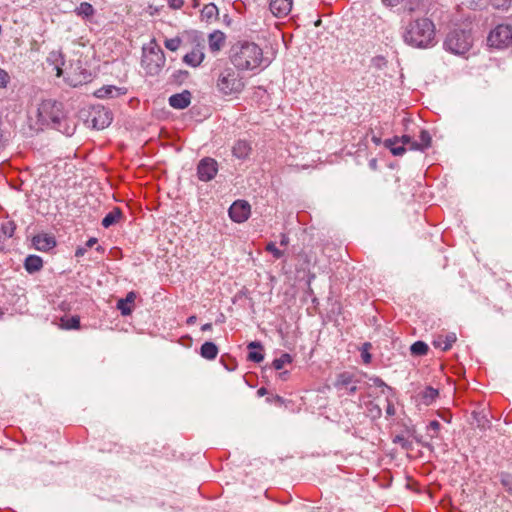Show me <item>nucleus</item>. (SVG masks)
<instances>
[{
	"label": "nucleus",
	"instance_id": "nucleus-9",
	"mask_svg": "<svg viewBox=\"0 0 512 512\" xmlns=\"http://www.w3.org/2000/svg\"><path fill=\"white\" fill-rule=\"evenodd\" d=\"M413 143H415V140L409 135H403L401 137L386 139L384 146L388 148L394 156H401L405 153L406 146H408L409 150H414Z\"/></svg>",
	"mask_w": 512,
	"mask_h": 512
},
{
	"label": "nucleus",
	"instance_id": "nucleus-30",
	"mask_svg": "<svg viewBox=\"0 0 512 512\" xmlns=\"http://www.w3.org/2000/svg\"><path fill=\"white\" fill-rule=\"evenodd\" d=\"M429 347L423 341H416L410 347V352L414 356H424L428 353Z\"/></svg>",
	"mask_w": 512,
	"mask_h": 512
},
{
	"label": "nucleus",
	"instance_id": "nucleus-24",
	"mask_svg": "<svg viewBox=\"0 0 512 512\" xmlns=\"http://www.w3.org/2000/svg\"><path fill=\"white\" fill-rule=\"evenodd\" d=\"M218 347L215 343L207 341L200 348V355L207 360H214L218 355Z\"/></svg>",
	"mask_w": 512,
	"mask_h": 512
},
{
	"label": "nucleus",
	"instance_id": "nucleus-34",
	"mask_svg": "<svg viewBox=\"0 0 512 512\" xmlns=\"http://www.w3.org/2000/svg\"><path fill=\"white\" fill-rule=\"evenodd\" d=\"M16 230V224L12 220H7L1 224V232L4 238H11Z\"/></svg>",
	"mask_w": 512,
	"mask_h": 512
},
{
	"label": "nucleus",
	"instance_id": "nucleus-45",
	"mask_svg": "<svg viewBox=\"0 0 512 512\" xmlns=\"http://www.w3.org/2000/svg\"><path fill=\"white\" fill-rule=\"evenodd\" d=\"M370 381L376 387L386 388L387 390L392 391V388L390 386H388L380 377L373 376L370 378Z\"/></svg>",
	"mask_w": 512,
	"mask_h": 512
},
{
	"label": "nucleus",
	"instance_id": "nucleus-56",
	"mask_svg": "<svg viewBox=\"0 0 512 512\" xmlns=\"http://www.w3.org/2000/svg\"><path fill=\"white\" fill-rule=\"evenodd\" d=\"M100 250H102V251H103V248H102L101 246H98V247H97V251H100Z\"/></svg>",
	"mask_w": 512,
	"mask_h": 512
},
{
	"label": "nucleus",
	"instance_id": "nucleus-42",
	"mask_svg": "<svg viewBox=\"0 0 512 512\" xmlns=\"http://www.w3.org/2000/svg\"><path fill=\"white\" fill-rule=\"evenodd\" d=\"M440 427H441V425L437 420H433L429 423V426L427 428H428V430L433 431V433L430 435V438L438 437Z\"/></svg>",
	"mask_w": 512,
	"mask_h": 512
},
{
	"label": "nucleus",
	"instance_id": "nucleus-21",
	"mask_svg": "<svg viewBox=\"0 0 512 512\" xmlns=\"http://www.w3.org/2000/svg\"><path fill=\"white\" fill-rule=\"evenodd\" d=\"M208 43L212 52H218L225 44V34L219 30L214 31L209 35Z\"/></svg>",
	"mask_w": 512,
	"mask_h": 512
},
{
	"label": "nucleus",
	"instance_id": "nucleus-39",
	"mask_svg": "<svg viewBox=\"0 0 512 512\" xmlns=\"http://www.w3.org/2000/svg\"><path fill=\"white\" fill-rule=\"evenodd\" d=\"M182 40L179 37L166 39L164 42L165 47L170 51H176L180 48Z\"/></svg>",
	"mask_w": 512,
	"mask_h": 512
},
{
	"label": "nucleus",
	"instance_id": "nucleus-32",
	"mask_svg": "<svg viewBox=\"0 0 512 512\" xmlns=\"http://www.w3.org/2000/svg\"><path fill=\"white\" fill-rule=\"evenodd\" d=\"M498 478L505 491L512 496V474L508 472H501L499 473Z\"/></svg>",
	"mask_w": 512,
	"mask_h": 512
},
{
	"label": "nucleus",
	"instance_id": "nucleus-14",
	"mask_svg": "<svg viewBox=\"0 0 512 512\" xmlns=\"http://www.w3.org/2000/svg\"><path fill=\"white\" fill-rule=\"evenodd\" d=\"M169 105L174 109H185L191 103V93L184 90L181 93L173 94L168 99Z\"/></svg>",
	"mask_w": 512,
	"mask_h": 512
},
{
	"label": "nucleus",
	"instance_id": "nucleus-18",
	"mask_svg": "<svg viewBox=\"0 0 512 512\" xmlns=\"http://www.w3.org/2000/svg\"><path fill=\"white\" fill-rule=\"evenodd\" d=\"M124 93L125 92L122 91L121 88L116 87L114 85H108V86H103V87L97 89L94 92V95L100 99H110V98L118 97L119 95H122Z\"/></svg>",
	"mask_w": 512,
	"mask_h": 512
},
{
	"label": "nucleus",
	"instance_id": "nucleus-51",
	"mask_svg": "<svg viewBox=\"0 0 512 512\" xmlns=\"http://www.w3.org/2000/svg\"><path fill=\"white\" fill-rule=\"evenodd\" d=\"M211 329H212V324L211 323H206V324L202 325V327H201L202 331H209Z\"/></svg>",
	"mask_w": 512,
	"mask_h": 512
},
{
	"label": "nucleus",
	"instance_id": "nucleus-4",
	"mask_svg": "<svg viewBox=\"0 0 512 512\" xmlns=\"http://www.w3.org/2000/svg\"><path fill=\"white\" fill-rule=\"evenodd\" d=\"M163 50L153 39L147 47L143 48L141 64L149 75H157L165 65Z\"/></svg>",
	"mask_w": 512,
	"mask_h": 512
},
{
	"label": "nucleus",
	"instance_id": "nucleus-41",
	"mask_svg": "<svg viewBox=\"0 0 512 512\" xmlns=\"http://www.w3.org/2000/svg\"><path fill=\"white\" fill-rule=\"evenodd\" d=\"M266 250L270 252L275 259H280L284 255V252L278 249L274 242H269L266 245Z\"/></svg>",
	"mask_w": 512,
	"mask_h": 512
},
{
	"label": "nucleus",
	"instance_id": "nucleus-11",
	"mask_svg": "<svg viewBox=\"0 0 512 512\" xmlns=\"http://www.w3.org/2000/svg\"><path fill=\"white\" fill-rule=\"evenodd\" d=\"M251 213V206L245 200L235 201L229 208L230 218L237 223L246 221Z\"/></svg>",
	"mask_w": 512,
	"mask_h": 512
},
{
	"label": "nucleus",
	"instance_id": "nucleus-17",
	"mask_svg": "<svg viewBox=\"0 0 512 512\" xmlns=\"http://www.w3.org/2000/svg\"><path fill=\"white\" fill-rule=\"evenodd\" d=\"M456 340V334L451 332L447 333L446 335L437 336L432 344L435 348H440L442 351H447L452 347Z\"/></svg>",
	"mask_w": 512,
	"mask_h": 512
},
{
	"label": "nucleus",
	"instance_id": "nucleus-28",
	"mask_svg": "<svg viewBox=\"0 0 512 512\" xmlns=\"http://www.w3.org/2000/svg\"><path fill=\"white\" fill-rule=\"evenodd\" d=\"M122 217V211L118 207H114L102 220V226L105 228H109L110 226L116 224L119 219Z\"/></svg>",
	"mask_w": 512,
	"mask_h": 512
},
{
	"label": "nucleus",
	"instance_id": "nucleus-47",
	"mask_svg": "<svg viewBox=\"0 0 512 512\" xmlns=\"http://www.w3.org/2000/svg\"><path fill=\"white\" fill-rule=\"evenodd\" d=\"M395 412H396V410H395V407H394L393 403L388 400L387 401V407H386V414L388 416H393V415H395Z\"/></svg>",
	"mask_w": 512,
	"mask_h": 512
},
{
	"label": "nucleus",
	"instance_id": "nucleus-31",
	"mask_svg": "<svg viewBox=\"0 0 512 512\" xmlns=\"http://www.w3.org/2000/svg\"><path fill=\"white\" fill-rule=\"evenodd\" d=\"M367 416L375 420L381 417L382 410L380 406L373 401H368L366 404Z\"/></svg>",
	"mask_w": 512,
	"mask_h": 512
},
{
	"label": "nucleus",
	"instance_id": "nucleus-16",
	"mask_svg": "<svg viewBox=\"0 0 512 512\" xmlns=\"http://www.w3.org/2000/svg\"><path fill=\"white\" fill-rule=\"evenodd\" d=\"M32 243L34 247L39 251H48L56 245L55 238L48 234H38L34 236Z\"/></svg>",
	"mask_w": 512,
	"mask_h": 512
},
{
	"label": "nucleus",
	"instance_id": "nucleus-10",
	"mask_svg": "<svg viewBox=\"0 0 512 512\" xmlns=\"http://www.w3.org/2000/svg\"><path fill=\"white\" fill-rule=\"evenodd\" d=\"M218 172V163L215 159L205 157L197 165V175L200 181H211Z\"/></svg>",
	"mask_w": 512,
	"mask_h": 512
},
{
	"label": "nucleus",
	"instance_id": "nucleus-54",
	"mask_svg": "<svg viewBox=\"0 0 512 512\" xmlns=\"http://www.w3.org/2000/svg\"><path fill=\"white\" fill-rule=\"evenodd\" d=\"M372 140H373V142H374V143H376V144H378V143H379V141H380V140H379L378 138H376V137H373V138H372Z\"/></svg>",
	"mask_w": 512,
	"mask_h": 512
},
{
	"label": "nucleus",
	"instance_id": "nucleus-12",
	"mask_svg": "<svg viewBox=\"0 0 512 512\" xmlns=\"http://www.w3.org/2000/svg\"><path fill=\"white\" fill-rule=\"evenodd\" d=\"M91 117L93 127L98 130L108 127L112 122L111 112L104 107H94Z\"/></svg>",
	"mask_w": 512,
	"mask_h": 512
},
{
	"label": "nucleus",
	"instance_id": "nucleus-37",
	"mask_svg": "<svg viewBox=\"0 0 512 512\" xmlns=\"http://www.w3.org/2000/svg\"><path fill=\"white\" fill-rule=\"evenodd\" d=\"M96 243H97V238L91 237L90 239L87 240V242L85 243L84 246L77 247V249L75 251V256L78 258L84 256L85 253L87 252V250L89 248L93 247Z\"/></svg>",
	"mask_w": 512,
	"mask_h": 512
},
{
	"label": "nucleus",
	"instance_id": "nucleus-53",
	"mask_svg": "<svg viewBox=\"0 0 512 512\" xmlns=\"http://www.w3.org/2000/svg\"><path fill=\"white\" fill-rule=\"evenodd\" d=\"M4 248V238L0 235V250Z\"/></svg>",
	"mask_w": 512,
	"mask_h": 512
},
{
	"label": "nucleus",
	"instance_id": "nucleus-44",
	"mask_svg": "<svg viewBox=\"0 0 512 512\" xmlns=\"http://www.w3.org/2000/svg\"><path fill=\"white\" fill-rule=\"evenodd\" d=\"M9 82V74L4 69L0 68V89L6 88Z\"/></svg>",
	"mask_w": 512,
	"mask_h": 512
},
{
	"label": "nucleus",
	"instance_id": "nucleus-7",
	"mask_svg": "<svg viewBox=\"0 0 512 512\" xmlns=\"http://www.w3.org/2000/svg\"><path fill=\"white\" fill-rule=\"evenodd\" d=\"M488 44L497 49L507 48L512 45V26L499 24L492 29L487 38Z\"/></svg>",
	"mask_w": 512,
	"mask_h": 512
},
{
	"label": "nucleus",
	"instance_id": "nucleus-20",
	"mask_svg": "<svg viewBox=\"0 0 512 512\" xmlns=\"http://www.w3.org/2000/svg\"><path fill=\"white\" fill-rule=\"evenodd\" d=\"M251 152L250 144L245 140H238L232 147V154L238 159H246Z\"/></svg>",
	"mask_w": 512,
	"mask_h": 512
},
{
	"label": "nucleus",
	"instance_id": "nucleus-49",
	"mask_svg": "<svg viewBox=\"0 0 512 512\" xmlns=\"http://www.w3.org/2000/svg\"><path fill=\"white\" fill-rule=\"evenodd\" d=\"M267 401L268 402L276 401V402L281 403V404L284 402L283 398L280 397L279 395H275L272 398H267Z\"/></svg>",
	"mask_w": 512,
	"mask_h": 512
},
{
	"label": "nucleus",
	"instance_id": "nucleus-33",
	"mask_svg": "<svg viewBox=\"0 0 512 512\" xmlns=\"http://www.w3.org/2000/svg\"><path fill=\"white\" fill-rule=\"evenodd\" d=\"M61 326L64 329L71 330V329H79L80 328V318L78 316H72L69 318H62L61 319Z\"/></svg>",
	"mask_w": 512,
	"mask_h": 512
},
{
	"label": "nucleus",
	"instance_id": "nucleus-2",
	"mask_svg": "<svg viewBox=\"0 0 512 512\" xmlns=\"http://www.w3.org/2000/svg\"><path fill=\"white\" fill-rule=\"evenodd\" d=\"M230 60L238 70H254L263 63V50L254 42H238L230 51Z\"/></svg>",
	"mask_w": 512,
	"mask_h": 512
},
{
	"label": "nucleus",
	"instance_id": "nucleus-48",
	"mask_svg": "<svg viewBox=\"0 0 512 512\" xmlns=\"http://www.w3.org/2000/svg\"><path fill=\"white\" fill-rule=\"evenodd\" d=\"M289 244V237L286 234L280 235V245L287 246Z\"/></svg>",
	"mask_w": 512,
	"mask_h": 512
},
{
	"label": "nucleus",
	"instance_id": "nucleus-8",
	"mask_svg": "<svg viewBox=\"0 0 512 512\" xmlns=\"http://www.w3.org/2000/svg\"><path fill=\"white\" fill-rule=\"evenodd\" d=\"M360 380L356 377L355 374L345 371L339 373L336 376L334 387L338 391H345L349 395H353L358 390V383Z\"/></svg>",
	"mask_w": 512,
	"mask_h": 512
},
{
	"label": "nucleus",
	"instance_id": "nucleus-50",
	"mask_svg": "<svg viewBox=\"0 0 512 512\" xmlns=\"http://www.w3.org/2000/svg\"><path fill=\"white\" fill-rule=\"evenodd\" d=\"M196 320H197V317L195 315H192V316L188 317L187 324L192 325L196 322Z\"/></svg>",
	"mask_w": 512,
	"mask_h": 512
},
{
	"label": "nucleus",
	"instance_id": "nucleus-15",
	"mask_svg": "<svg viewBox=\"0 0 512 512\" xmlns=\"http://www.w3.org/2000/svg\"><path fill=\"white\" fill-rule=\"evenodd\" d=\"M293 0H271L270 11L277 17H284L292 9Z\"/></svg>",
	"mask_w": 512,
	"mask_h": 512
},
{
	"label": "nucleus",
	"instance_id": "nucleus-36",
	"mask_svg": "<svg viewBox=\"0 0 512 512\" xmlns=\"http://www.w3.org/2000/svg\"><path fill=\"white\" fill-rule=\"evenodd\" d=\"M201 14L206 19H212L217 16L218 8L213 3L207 4L203 7Z\"/></svg>",
	"mask_w": 512,
	"mask_h": 512
},
{
	"label": "nucleus",
	"instance_id": "nucleus-55",
	"mask_svg": "<svg viewBox=\"0 0 512 512\" xmlns=\"http://www.w3.org/2000/svg\"><path fill=\"white\" fill-rule=\"evenodd\" d=\"M375 163H376V160H372V161H371V165H372V166H375Z\"/></svg>",
	"mask_w": 512,
	"mask_h": 512
},
{
	"label": "nucleus",
	"instance_id": "nucleus-43",
	"mask_svg": "<svg viewBox=\"0 0 512 512\" xmlns=\"http://www.w3.org/2000/svg\"><path fill=\"white\" fill-rule=\"evenodd\" d=\"M394 443L400 444L403 449H410L411 443L403 436V435H397L395 436Z\"/></svg>",
	"mask_w": 512,
	"mask_h": 512
},
{
	"label": "nucleus",
	"instance_id": "nucleus-5",
	"mask_svg": "<svg viewBox=\"0 0 512 512\" xmlns=\"http://www.w3.org/2000/svg\"><path fill=\"white\" fill-rule=\"evenodd\" d=\"M244 86L242 77L233 68L221 71L216 81L217 90L226 96L241 93Z\"/></svg>",
	"mask_w": 512,
	"mask_h": 512
},
{
	"label": "nucleus",
	"instance_id": "nucleus-6",
	"mask_svg": "<svg viewBox=\"0 0 512 512\" xmlns=\"http://www.w3.org/2000/svg\"><path fill=\"white\" fill-rule=\"evenodd\" d=\"M444 47L454 54H464L471 47L470 35L464 30H453L447 35Z\"/></svg>",
	"mask_w": 512,
	"mask_h": 512
},
{
	"label": "nucleus",
	"instance_id": "nucleus-1",
	"mask_svg": "<svg viewBox=\"0 0 512 512\" xmlns=\"http://www.w3.org/2000/svg\"><path fill=\"white\" fill-rule=\"evenodd\" d=\"M37 119L41 125L49 126L67 136L75 132V124L67 118L63 104L56 100H43L37 109Z\"/></svg>",
	"mask_w": 512,
	"mask_h": 512
},
{
	"label": "nucleus",
	"instance_id": "nucleus-19",
	"mask_svg": "<svg viewBox=\"0 0 512 512\" xmlns=\"http://www.w3.org/2000/svg\"><path fill=\"white\" fill-rule=\"evenodd\" d=\"M136 299V293L131 291L125 298L119 299L117 302V308L120 310L123 316H128L132 313V304Z\"/></svg>",
	"mask_w": 512,
	"mask_h": 512
},
{
	"label": "nucleus",
	"instance_id": "nucleus-38",
	"mask_svg": "<svg viewBox=\"0 0 512 512\" xmlns=\"http://www.w3.org/2000/svg\"><path fill=\"white\" fill-rule=\"evenodd\" d=\"M387 60L382 55H377L371 59V67L375 68L376 70H382L386 67Z\"/></svg>",
	"mask_w": 512,
	"mask_h": 512
},
{
	"label": "nucleus",
	"instance_id": "nucleus-13",
	"mask_svg": "<svg viewBox=\"0 0 512 512\" xmlns=\"http://www.w3.org/2000/svg\"><path fill=\"white\" fill-rule=\"evenodd\" d=\"M204 42H197L190 52L185 54L183 62L191 67H198L204 60Z\"/></svg>",
	"mask_w": 512,
	"mask_h": 512
},
{
	"label": "nucleus",
	"instance_id": "nucleus-29",
	"mask_svg": "<svg viewBox=\"0 0 512 512\" xmlns=\"http://www.w3.org/2000/svg\"><path fill=\"white\" fill-rule=\"evenodd\" d=\"M472 416L477 427L480 428L481 430H486L491 427V422L488 418V415L484 411L473 412Z\"/></svg>",
	"mask_w": 512,
	"mask_h": 512
},
{
	"label": "nucleus",
	"instance_id": "nucleus-52",
	"mask_svg": "<svg viewBox=\"0 0 512 512\" xmlns=\"http://www.w3.org/2000/svg\"><path fill=\"white\" fill-rule=\"evenodd\" d=\"M266 393H267V390H266V388H265V387H261V388H259V389L257 390V394H258L259 396H264Z\"/></svg>",
	"mask_w": 512,
	"mask_h": 512
},
{
	"label": "nucleus",
	"instance_id": "nucleus-25",
	"mask_svg": "<svg viewBox=\"0 0 512 512\" xmlns=\"http://www.w3.org/2000/svg\"><path fill=\"white\" fill-rule=\"evenodd\" d=\"M75 14L83 19H91L96 11L94 7L88 2H82L74 10Z\"/></svg>",
	"mask_w": 512,
	"mask_h": 512
},
{
	"label": "nucleus",
	"instance_id": "nucleus-22",
	"mask_svg": "<svg viewBox=\"0 0 512 512\" xmlns=\"http://www.w3.org/2000/svg\"><path fill=\"white\" fill-rule=\"evenodd\" d=\"M248 349L250 350L248 353V360L260 363L264 359V354L261 352L263 346L260 342L253 341L248 344Z\"/></svg>",
	"mask_w": 512,
	"mask_h": 512
},
{
	"label": "nucleus",
	"instance_id": "nucleus-3",
	"mask_svg": "<svg viewBox=\"0 0 512 512\" xmlns=\"http://www.w3.org/2000/svg\"><path fill=\"white\" fill-rule=\"evenodd\" d=\"M404 41L414 47L427 48L435 44V25L428 18H417L405 29Z\"/></svg>",
	"mask_w": 512,
	"mask_h": 512
},
{
	"label": "nucleus",
	"instance_id": "nucleus-40",
	"mask_svg": "<svg viewBox=\"0 0 512 512\" xmlns=\"http://www.w3.org/2000/svg\"><path fill=\"white\" fill-rule=\"evenodd\" d=\"M371 348V343L366 342L362 345L361 348V357L365 364H369L371 362V354L369 353V350Z\"/></svg>",
	"mask_w": 512,
	"mask_h": 512
},
{
	"label": "nucleus",
	"instance_id": "nucleus-23",
	"mask_svg": "<svg viewBox=\"0 0 512 512\" xmlns=\"http://www.w3.org/2000/svg\"><path fill=\"white\" fill-rule=\"evenodd\" d=\"M24 267L28 273H35L42 269V258L37 255H29L24 261Z\"/></svg>",
	"mask_w": 512,
	"mask_h": 512
},
{
	"label": "nucleus",
	"instance_id": "nucleus-46",
	"mask_svg": "<svg viewBox=\"0 0 512 512\" xmlns=\"http://www.w3.org/2000/svg\"><path fill=\"white\" fill-rule=\"evenodd\" d=\"M168 5L172 9H180L184 5V0H168Z\"/></svg>",
	"mask_w": 512,
	"mask_h": 512
},
{
	"label": "nucleus",
	"instance_id": "nucleus-26",
	"mask_svg": "<svg viewBox=\"0 0 512 512\" xmlns=\"http://www.w3.org/2000/svg\"><path fill=\"white\" fill-rule=\"evenodd\" d=\"M432 138L427 130H421L419 141L413 143L414 150L424 151L431 146Z\"/></svg>",
	"mask_w": 512,
	"mask_h": 512
},
{
	"label": "nucleus",
	"instance_id": "nucleus-35",
	"mask_svg": "<svg viewBox=\"0 0 512 512\" xmlns=\"http://www.w3.org/2000/svg\"><path fill=\"white\" fill-rule=\"evenodd\" d=\"M292 362V357L288 353H283L279 358L274 359L272 365L275 370H281L286 364Z\"/></svg>",
	"mask_w": 512,
	"mask_h": 512
},
{
	"label": "nucleus",
	"instance_id": "nucleus-27",
	"mask_svg": "<svg viewBox=\"0 0 512 512\" xmlns=\"http://www.w3.org/2000/svg\"><path fill=\"white\" fill-rule=\"evenodd\" d=\"M421 401L424 405L428 406L432 404L439 396V391L431 386L425 387V389L419 394Z\"/></svg>",
	"mask_w": 512,
	"mask_h": 512
}]
</instances>
